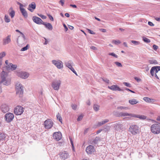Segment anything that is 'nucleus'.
<instances>
[{"label":"nucleus","mask_w":160,"mask_h":160,"mask_svg":"<svg viewBox=\"0 0 160 160\" xmlns=\"http://www.w3.org/2000/svg\"><path fill=\"white\" fill-rule=\"evenodd\" d=\"M2 78L1 82L5 85L8 86L10 84L11 80L9 78H7L8 73L4 71H2L1 74Z\"/></svg>","instance_id":"1"},{"label":"nucleus","mask_w":160,"mask_h":160,"mask_svg":"<svg viewBox=\"0 0 160 160\" xmlns=\"http://www.w3.org/2000/svg\"><path fill=\"white\" fill-rule=\"evenodd\" d=\"M16 94L20 97H22L23 93V87L19 82L17 83L16 85Z\"/></svg>","instance_id":"2"},{"label":"nucleus","mask_w":160,"mask_h":160,"mask_svg":"<svg viewBox=\"0 0 160 160\" xmlns=\"http://www.w3.org/2000/svg\"><path fill=\"white\" fill-rule=\"evenodd\" d=\"M151 132L154 134H158L160 133V125L158 124H154L151 127Z\"/></svg>","instance_id":"3"},{"label":"nucleus","mask_w":160,"mask_h":160,"mask_svg":"<svg viewBox=\"0 0 160 160\" xmlns=\"http://www.w3.org/2000/svg\"><path fill=\"white\" fill-rule=\"evenodd\" d=\"M129 131L133 135H135L139 132V128L138 126L133 125L130 126Z\"/></svg>","instance_id":"4"},{"label":"nucleus","mask_w":160,"mask_h":160,"mask_svg":"<svg viewBox=\"0 0 160 160\" xmlns=\"http://www.w3.org/2000/svg\"><path fill=\"white\" fill-rule=\"evenodd\" d=\"M21 36L18 37L17 39V42L18 44L22 45L26 42L27 38L22 33H21Z\"/></svg>","instance_id":"5"},{"label":"nucleus","mask_w":160,"mask_h":160,"mask_svg":"<svg viewBox=\"0 0 160 160\" xmlns=\"http://www.w3.org/2000/svg\"><path fill=\"white\" fill-rule=\"evenodd\" d=\"M24 112V108L20 106L16 107L14 110V112L17 115H21Z\"/></svg>","instance_id":"6"},{"label":"nucleus","mask_w":160,"mask_h":160,"mask_svg":"<svg viewBox=\"0 0 160 160\" xmlns=\"http://www.w3.org/2000/svg\"><path fill=\"white\" fill-rule=\"evenodd\" d=\"M52 62L58 69H61L63 68V63L60 60H52Z\"/></svg>","instance_id":"7"},{"label":"nucleus","mask_w":160,"mask_h":160,"mask_svg":"<svg viewBox=\"0 0 160 160\" xmlns=\"http://www.w3.org/2000/svg\"><path fill=\"white\" fill-rule=\"evenodd\" d=\"M44 125L45 128L49 129L52 127L53 122L51 120L48 119L44 121Z\"/></svg>","instance_id":"8"},{"label":"nucleus","mask_w":160,"mask_h":160,"mask_svg":"<svg viewBox=\"0 0 160 160\" xmlns=\"http://www.w3.org/2000/svg\"><path fill=\"white\" fill-rule=\"evenodd\" d=\"M17 75L18 77L22 79H26L29 77V74L28 72L23 71H20L17 72Z\"/></svg>","instance_id":"9"},{"label":"nucleus","mask_w":160,"mask_h":160,"mask_svg":"<svg viewBox=\"0 0 160 160\" xmlns=\"http://www.w3.org/2000/svg\"><path fill=\"white\" fill-rule=\"evenodd\" d=\"M14 118V115L12 113H8L5 115V119L8 122H11Z\"/></svg>","instance_id":"10"},{"label":"nucleus","mask_w":160,"mask_h":160,"mask_svg":"<svg viewBox=\"0 0 160 160\" xmlns=\"http://www.w3.org/2000/svg\"><path fill=\"white\" fill-rule=\"evenodd\" d=\"M61 84V81L60 80L57 81L52 82V86L53 88L55 90H58L59 88V87Z\"/></svg>","instance_id":"11"},{"label":"nucleus","mask_w":160,"mask_h":160,"mask_svg":"<svg viewBox=\"0 0 160 160\" xmlns=\"http://www.w3.org/2000/svg\"><path fill=\"white\" fill-rule=\"evenodd\" d=\"M11 35H9L3 38L2 39V43L3 45H6L10 43L11 42Z\"/></svg>","instance_id":"12"},{"label":"nucleus","mask_w":160,"mask_h":160,"mask_svg":"<svg viewBox=\"0 0 160 160\" xmlns=\"http://www.w3.org/2000/svg\"><path fill=\"white\" fill-rule=\"evenodd\" d=\"M95 151L94 147L91 145L88 146L86 149L87 153L88 154H91Z\"/></svg>","instance_id":"13"},{"label":"nucleus","mask_w":160,"mask_h":160,"mask_svg":"<svg viewBox=\"0 0 160 160\" xmlns=\"http://www.w3.org/2000/svg\"><path fill=\"white\" fill-rule=\"evenodd\" d=\"M62 135L60 132H55L54 133L53 137L54 139L57 141H58L62 138Z\"/></svg>","instance_id":"14"},{"label":"nucleus","mask_w":160,"mask_h":160,"mask_svg":"<svg viewBox=\"0 0 160 160\" xmlns=\"http://www.w3.org/2000/svg\"><path fill=\"white\" fill-rule=\"evenodd\" d=\"M32 19L34 22L38 24H42L43 22L40 18L36 16H33Z\"/></svg>","instance_id":"15"},{"label":"nucleus","mask_w":160,"mask_h":160,"mask_svg":"<svg viewBox=\"0 0 160 160\" xmlns=\"http://www.w3.org/2000/svg\"><path fill=\"white\" fill-rule=\"evenodd\" d=\"M1 109L3 112L6 113L9 110V107L6 104H3L1 107Z\"/></svg>","instance_id":"16"},{"label":"nucleus","mask_w":160,"mask_h":160,"mask_svg":"<svg viewBox=\"0 0 160 160\" xmlns=\"http://www.w3.org/2000/svg\"><path fill=\"white\" fill-rule=\"evenodd\" d=\"M122 124L118 122L114 125V128L116 130L120 131L122 130Z\"/></svg>","instance_id":"17"},{"label":"nucleus","mask_w":160,"mask_h":160,"mask_svg":"<svg viewBox=\"0 0 160 160\" xmlns=\"http://www.w3.org/2000/svg\"><path fill=\"white\" fill-rule=\"evenodd\" d=\"M108 88L109 89L114 91H121L122 90L117 85H113L111 86H108Z\"/></svg>","instance_id":"18"},{"label":"nucleus","mask_w":160,"mask_h":160,"mask_svg":"<svg viewBox=\"0 0 160 160\" xmlns=\"http://www.w3.org/2000/svg\"><path fill=\"white\" fill-rule=\"evenodd\" d=\"M36 5L35 3L33 2L28 5V9L31 12H32L36 8Z\"/></svg>","instance_id":"19"},{"label":"nucleus","mask_w":160,"mask_h":160,"mask_svg":"<svg viewBox=\"0 0 160 160\" xmlns=\"http://www.w3.org/2000/svg\"><path fill=\"white\" fill-rule=\"evenodd\" d=\"M60 155L61 158L64 160L68 158L69 156L68 153L65 151L61 152Z\"/></svg>","instance_id":"20"},{"label":"nucleus","mask_w":160,"mask_h":160,"mask_svg":"<svg viewBox=\"0 0 160 160\" xmlns=\"http://www.w3.org/2000/svg\"><path fill=\"white\" fill-rule=\"evenodd\" d=\"M143 100L146 102L148 103H153L156 102V100L154 99L146 97L143 98Z\"/></svg>","instance_id":"21"},{"label":"nucleus","mask_w":160,"mask_h":160,"mask_svg":"<svg viewBox=\"0 0 160 160\" xmlns=\"http://www.w3.org/2000/svg\"><path fill=\"white\" fill-rule=\"evenodd\" d=\"M42 24L44 25L45 26V27L48 30H51L52 29V26L50 23L42 22Z\"/></svg>","instance_id":"22"},{"label":"nucleus","mask_w":160,"mask_h":160,"mask_svg":"<svg viewBox=\"0 0 160 160\" xmlns=\"http://www.w3.org/2000/svg\"><path fill=\"white\" fill-rule=\"evenodd\" d=\"M8 13L9 15L11 16V18H13L15 14V12L13 10L12 7H11L8 10Z\"/></svg>","instance_id":"23"},{"label":"nucleus","mask_w":160,"mask_h":160,"mask_svg":"<svg viewBox=\"0 0 160 160\" xmlns=\"http://www.w3.org/2000/svg\"><path fill=\"white\" fill-rule=\"evenodd\" d=\"M109 122V120L108 119H105L103 120V121H101V122H98L97 123V127H100L105 123L108 122Z\"/></svg>","instance_id":"24"},{"label":"nucleus","mask_w":160,"mask_h":160,"mask_svg":"<svg viewBox=\"0 0 160 160\" xmlns=\"http://www.w3.org/2000/svg\"><path fill=\"white\" fill-rule=\"evenodd\" d=\"M20 11L21 13H22L23 16L25 18H27L28 16V15L27 13V12L25 9L24 8H21Z\"/></svg>","instance_id":"25"},{"label":"nucleus","mask_w":160,"mask_h":160,"mask_svg":"<svg viewBox=\"0 0 160 160\" xmlns=\"http://www.w3.org/2000/svg\"><path fill=\"white\" fill-rule=\"evenodd\" d=\"M7 136V135L3 132L0 133V141H3Z\"/></svg>","instance_id":"26"},{"label":"nucleus","mask_w":160,"mask_h":160,"mask_svg":"<svg viewBox=\"0 0 160 160\" xmlns=\"http://www.w3.org/2000/svg\"><path fill=\"white\" fill-rule=\"evenodd\" d=\"M131 114H129L127 112H121L118 114V116L119 117H125L126 116H129L131 115Z\"/></svg>","instance_id":"27"},{"label":"nucleus","mask_w":160,"mask_h":160,"mask_svg":"<svg viewBox=\"0 0 160 160\" xmlns=\"http://www.w3.org/2000/svg\"><path fill=\"white\" fill-rule=\"evenodd\" d=\"M5 63L7 65L6 67L8 70H10V68H11L10 66H11V65H12V64L11 63H9L8 62V60H7L5 61Z\"/></svg>","instance_id":"28"},{"label":"nucleus","mask_w":160,"mask_h":160,"mask_svg":"<svg viewBox=\"0 0 160 160\" xmlns=\"http://www.w3.org/2000/svg\"><path fill=\"white\" fill-rule=\"evenodd\" d=\"M73 64V63L72 61H69L68 62H66L65 65L67 67L70 69L71 67L72 68V65Z\"/></svg>","instance_id":"29"},{"label":"nucleus","mask_w":160,"mask_h":160,"mask_svg":"<svg viewBox=\"0 0 160 160\" xmlns=\"http://www.w3.org/2000/svg\"><path fill=\"white\" fill-rule=\"evenodd\" d=\"M129 102L131 105H134L137 103L138 102L135 99H132L129 101Z\"/></svg>","instance_id":"30"},{"label":"nucleus","mask_w":160,"mask_h":160,"mask_svg":"<svg viewBox=\"0 0 160 160\" xmlns=\"http://www.w3.org/2000/svg\"><path fill=\"white\" fill-rule=\"evenodd\" d=\"M100 108V106L97 104H94L93 105V108L94 110L96 112L98 111Z\"/></svg>","instance_id":"31"},{"label":"nucleus","mask_w":160,"mask_h":160,"mask_svg":"<svg viewBox=\"0 0 160 160\" xmlns=\"http://www.w3.org/2000/svg\"><path fill=\"white\" fill-rule=\"evenodd\" d=\"M148 62L150 64H157L158 63L157 61L154 59L149 60Z\"/></svg>","instance_id":"32"},{"label":"nucleus","mask_w":160,"mask_h":160,"mask_svg":"<svg viewBox=\"0 0 160 160\" xmlns=\"http://www.w3.org/2000/svg\"><path fill=\"white\" fill-rule=\"evenodd\" d=\"M4 19L5 22H9L10 21V20L9 18V17L7 15H5Z\"/></svg>","instance_id":"33"},{"label":"nucleus","mask_w":160,"mask_h":160,"mask_svg":"<svg viewBox=\"0 0 160 160\" xmlns=\"http://www.w3.org/2000/svg\"><path fill=\"white\" fill-rule=\"evenodd\" d=\"M100 140V138L99 137H96L94 139L93 142L94 143L97 144Z\"/></svg>","instance_id":"34"},{"label":"nucleus","mask_w":160,"mask_h":160,"mask_svg":"<svg viewBox=\"0 0 160 160\" xmlns=\"http://www.w3.org/2000/svg\"><path fill=\"white\" fill-rule=\"evenodd\" d=\"M57 119H58V120L62 123V118L61 117L59 113H58V114L57 115Z\"/></svg>","instance_id":"35"},{"label":"nucleus","mask_w":160,"mask_h":160,"mask_svg":"<svg viewBox=\"0 0 160 160\" xmlns=\"http://www.w3.org/2000/svg\"><path fill=\"white\" fill-rule=\"evenodd\" d=\"M117 109H121V110H122V109L127 110V109H128V108L126 107L120 106L118 107L117 108Z\"/></svg>","instance_id":"36"},{"label":"nucleus","mask_w":160,"mask_h":160,"mask_svg":"<svg viewBox=\"0 0 160 160\" xmlns=\"http://www.w3.org/2000/svg\"><path fill=\"white\" fill-rule=\"evenodd\" d=\"M17 67V66L16 64H12V65L10 66L11 68H10V70L12 71L16 69Z\"/></svg>","instance_id":"37"},{"label":"nucleus","mask_w":160,"mask_h":160,"mask_svg":"<svg viewBox=\"0 0 160 160\" xmlns=\"http://www.w3.org/2000/svg\"><path fill=\"white\" fill-rule=\"evenodd\" d=\"M29 47V44H27L25 47L22 48L21 50V51H23L27 50Z\"/></svg>","instance_id":"38"},{"label":"nucleus","mask_w":160,"mask_h":160,"mask_svg":"<svg viewBox=\"0 0 160 160\" xmlns=\"http://www.w3.org/2000/svg\"><path fill=\"white\" fill-rule=\"evenodd\" d=\"M138 118L144 120L147 117L144 115H139Z\"/></svg>","instance_id":"39"},{"label":"nucleus","mask_w":160,"mask_h":160,"mask_svg":"<svg viewBox=\"0 0 160 160\" xmlns=\"http://www.w3.org/2000/svg\"><path fill=\"white\" fill-rule=\"evenodd\" d=\"M112 42L116 45H118L121 42L119 40H113L112 41Z\"/></svg>","instance_id":"40"},{"label":"nucleus","mask_w":160,"mask_h":160,"mask_svg":"<svg viewBox=\"0 0 160 160\" xmlns=\"http://www.w3.org/2000/svg\"><path fill=\"white\" fill-rule=\"evenodd\" d=\"M6 53L5 52H3L0 53V59H1L6 55Z\"/></svg>","instance_id":"41"},{"label":"nucleus","mask_w":160,"mask_h":160,"mask_svg":"<svg viewBox=\"0 0 160 160\" xmlns=\"http://www.w3.org/2000/svg\"><path fill=\"white\" fill-rule=\"evenodd\" d=\"M114 63L117 65L118 67H122V66L121 63L119 62H114Z\"/></svg>","instance_id":"42"},{"label":"nucleus","mask_w":160,"mask_h":160,"mask_svg":"<svg viewBox=\"0 0 160 160\" xmlns=\"http://www.w3.org/2000/svg\"><path fill=\"white\" fill-rule=\"evenodd\" d=\"M153 67H155L154 71L156 73H157L158 71H160V66H154Z\"/></svg>","instance_id":"43"},{"label":"nucleus","mask_w":160,"mask_h":160,"mask_svg":"<svg viewBox=\"0 0 160 160\" xmlns=\"http://www.w3.org/2000/svg\"><path fill=\"white\" fill-rule=\"evenodd\" d=\"M131 42L133 43L134 45H138L140 44V42L138 41H134V40H132Z\"/></svg>","instance_id":"44"},{"label":"nucleus","mask_w":160,"mask_h":160,"mask_svg":"<svg viewBox=\"0 0 160 160\" xmlns=\"http://www.w3.org/2000/svg\"><path fill=\"white\" fill-rule=\"evenodd\" d=\"M143 40L147 43H149L150 42V41L149 39L145 37H143Z\"/></svg>","instance_id":"45"},{"label":"nucleus","mask_w":160,"mask_h":160,"mask_svg":"<svg viewBox=\"0 0 160 160\" xmlns=\"http://www.w3.org/2000/svg\"><path fill=\"white\" fill-rule=\"evenodd\" d=\"M155 67H152L150 70V73L152 76H154V72L155 69Z\"/></svg>","instance_id":"46"},{"label":"nucleus","mask_w":160,"mask_h":160,"mask_svg":"<svg viewBox=\"0 0 160 160\" xmlns=\"http://www.w3.org/2000/svg\"><path fill=\"white\" fill-rule=\"evenodd\" d=\"M108 54L109 55L113 56L114 57H115L116 58H118V55H117L115 54L113 52L109 53Z\"/></svg>","instance_id":"47"},{"label":"nucleus","mask_w":160,"mask_h":160,"mask_svg":"<svg viewBox=\"0 0 160 160\" xmlns=\"http://www.w3.org/2000/svg\"><path fill=\"white\" fill-rule=\"evenodd\" d=\"M123 84L126 86L127 87H131V84L128 83V82H124L123 83Z\"/></svg>","instance_id":"48"},{"label":"nucleus","mask_w":160,"mask_h":160,"mask_svg":"<svg viewBox=\"0 0 160 160\" xmlns=\"http://www.w3.org/2000/svg\"><path fill=\"white\" fill-rule=\"evenodd\" d=\"M77 106L75 104H72V107L73 109L75 110L77 108Z\"/></svg>","instance_id":"49"},{"label":"nucleus","mask_w":160,"mask_h":160,"mask_svg":"<svg viewBox=\"0 0 160 160\" xmlns=\"http://www.w3.org/2000/svg\"><path fill=\"white\" fill-rule=\"evenodd\" d=\"M70 69L74 74H75L77 76L78 75L76 71L74 70V69L72 67H71Z\"/></svg>","instance_id":"50"},{"label":"nucleus","mask_w":160,"mask_h":160,"mask_svg":"<svg viewBox=\"0 0 160 160\" xmlns=\"http://www.w3.org/2000/svg\"><path fill=\"white\" fill-rule=\"evenodd\" d=\"M82 118H83V116H82V115H80L79 116L78 118H77V121H81V120H82Z\"/></svg>","instance_id":"51"},{"label":"nucleus","mask_w":160,"mask_h":160,"mask_svg":"<svg viewBox=\"0 0 160 160\" xmlns=\"http://www.w3.org/2000/svg\"><path fill=\"white\" fill-rule=\"evenodd\" d=\"M87 30H88V32L91 34H95V33L94 32L91 31V30L89 29H87Z\"/></svg>","instance_id":"52"},{"label":"nucleus","mask_w":160,"mask_h":160,"mask_svg":"<svg viewBox=\"0 0 160 160\" xmlns=\"http://www.w3.org/2000/svg\"><path fill=\"white\" fill-rule=\"evenodd\" d=\"M131 115H130V116L135 117V118H138L139 115H137V114H132Z\"/></svg>","instance_id":"53"},{"label":"nucleus","mask_w":160,"mask_h":160,"mask_svg":"<svg viewBox=\"0 0 160 160\" xmlns=\"http://www.w3.org/2000/svg\"><path fill=\"white\" fill-rule=\"evenodd\" d=\"M153 49L155 50H156L158 48V46L155 45H153Z\"/></svg>","instance_id":"54"},{"label":"nucleus","mask_w":160,"mask_h":160,"mask_svg":"<svg viewBox=\"0 0 160 160\" xmlns=\"http://www.w3.org/2000/svg\"><path fill=\"white\" fill-rule=\"evenodd\" d=\"M48 16L49 19L51 20L52 21H53V18L52 17V16H51L50 15H48Z\"/></svg>","instance_id":"55"},{"label":"nucleus","mask_w":160,"mask_h":160,"mask_svg":"<svg viewBox=\"0 0 160 160\" xmlns=\"http://www.w3.org/2000/svg\"><path fill=\"white\" fill-rule=\"evenodd\" d=\"M148 24L151 26H154V24L152 22L149 21L148 22Z\"/></svg>","instance_id":"56"},{"label":"nucleus","mask_w":160,"mask_h":160,"mask_svg":"<svg viewBox=\"0 0 160 160\" xmlns=\"http://www.w3.org/2000/svg\"><path fill=\"white\" fill-rule=\"evenodd\" d=\"M59 3L61 4L62 6H63L64 3V0H61L59 1Z\"/></svg>","instance_id":"57"},{"label":"nucleus","mask_w":160,"mask_h":160,"mask_svg":"<svg viewBox=\"0 0 160 160\" xmlns=\"http://www.w3.org/2000/svg\"><path fill=\"white\" fill-rule=\"evenodd\" d=\"M39 16L43 19H45L46 18V16L44 15L41 14L40 15H39Z\"/></svg>","instance_id":"58"},{"label":"nucleus","mask_w":160,"mask_h":160,"mask_svg":"<svg viewBox=\"0 0 160 160\" xmlns=\"http://www.w3.org/2000/svg\"><path fill=\"white\" fill-rule=\"evenodd\" d=\"M89 128H87L84 131V134H86L88 132V131L89 130Z\"/></svg>","instance_id":"59"},{"label":"nucleus","mask_w":160,"mask_h":160,"mask_svg":"<svg viewBox=\"0 0 160 160\" xmlns=\"http://www.w3.org/2000/svg\"><path fill=\"white\" fill-rule=\"evenodd\" d=\"M135 80H136L138 82H139L141 81V79L140 78H138L137 77H135L134 78Z\"/></svg>","instance_id":"60"},{"label":"nucleus","mask_w":160,"mask_h":160,"mask_svg":"<svg viewBox=\"0 0 160 160\" xmlns=\"http://www.w3.org/2000/svg\"><path fill=\"white\" fill-rule=\"evenodd\" d=\"M154 18L156 21L160 22V17H155Z\"/></svg>","instance_id":"61"},{"label":"nucleus","mask_w":160,"mask_h":160,"mask_svg":"<svg viewBox=\"0 0 160 160\" xmlns=\"http://www.w3.org/2000/svg\"><path fill=\"white\" fill-rule=\"evenodd\" d=\"M125 89L127 90H128V91H130L131 92H132V93H135V92L132 90H131L130 89H129L127 88H125Z\"/></svg>","instance_id":"62"},{"label":"nucleus","mask_w":160,"mask_h":160,"mask_svg":"<svg viewBox=\"0 0 160 160\" xmlns=\"http://www.w3.org/2000/svg\"><path fill=\"white\" fill-rule=\"evenodd\" d=\"M63 26L64 27L65 31H67L68 30V28L65 24H63Z\"/></svg>","instance_id":"63"},{"label":"nucleus","mask_w":160,"mask_h":160,"mask_svg":"<svg viewBox=\"0 0 160 160\" xmlns=\"http://www.w3.org/2000/svg\"><path fill=\"white\" fill-rule=\"evenodd\" d=\"M90 48L92 50H97V48L94 46H92L90 47Z\"/></svg>","instance_id":"64"}]
</instances>
